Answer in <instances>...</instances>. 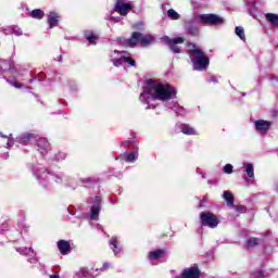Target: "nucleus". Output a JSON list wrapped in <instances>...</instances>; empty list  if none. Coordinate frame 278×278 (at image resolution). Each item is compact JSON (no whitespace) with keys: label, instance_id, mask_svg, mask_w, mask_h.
I'll list each match as a JSON object with an SVG mask.
<instances>
[{"label":"nucleus","instance_id":"35","mask_svg":"<svg viewBox=\"0 0 278 278\" xmlns=\"http://www.w3.org/2000/svg\"><path fill=\"white\" fill-rule=\"evenodd\" d=\"M255 278H264V271L263 270L257 271Z\"/></svg>","mask_w":278,"mask_h":278},{"label":"nucleus","instance_id":"11","mask_svg":"<svg viewBox=\"0 0 278 278\" xmlns=\"http://www.w3.org/2000/svg\"><path fill=\"white\" fill-rule=\"evenodd\" d=\"M56 247L61 253V255H68V253H71L72 248H71V242L61 239L58 241Z\"/></svg>","mask_w":278,"mask_h":278},{"label":"nucleus","instance_id":"33","mask_svg":"<svg viewBox=\"0 0 278 278\" xmlns=\"http://www.w3.org/2000/svg\"><path fill=\"white\" fill-rule=\"evenodd\" d=\"M114 66H123V56L121 59L112 60Z\"/></svg>","mask_w":278,"mask_h":278},{"label":"nucleus","instance_id":"3","mask_svg":"<svg viewBox=\"0 0 278 278\" xmlns=\"http://www.w3.org/2000/svg\"><path fill=\"white\" fill-rule=\"evenodd\" d=\"M155 42V37L151 34H142L140 31H134L129 39L125 41L126 47H137L140 45L141 47H149Z\"/></svg>","mask_w":278,"mask_h":278},{"label":"nucleus","instance_id":"24","mask_svg":"<svg viewBox=\"0 0 278 278\" xmlns=\"http://www.w3.org/2000/svg\"><path fill=\"white\" fill-rule=\"evenodd\" d=\"M186 29L189 36H199V27L190 24L186 27Z\"/></svg>","mask_w":278,"mask_h":278},{"label":"nucleus","instance_id":"5","mask_svg":"<svg viewBox=\"0 0 278 278\" xmlns=\"http://www.w3.org/2000/svg\"><path fill=\"white\" fill-rule=\"evenodd\" d=\"M163 42L168 47L169 51H172V53H181V46L179 45H184V42H186V38L184 37H175V38H170L168 36L163 37Z\"/></svg>","mask_w":278,"mask_h":278},{"label":"nucleus","instance_id":"40","mask_svg":"<svg viewBox=\"0 0 278 278\" xmlns=\"http://www.w3.org/2000/svg\"><path fill=\"white\" fill-rule=\"evenodd\" d=\"M31 81H34L33 79L29 80V83L31 84Z\"/></svg>","mask_w":278,"mask_h":278},{"label":"nucleus","instance_id":"28","mask_svg":"<svg viewBox=\"0 0 278 278\" xmlns=\"http://www.w3.org/2000/svg\"><path fill=\"white\" fill-rule=\"evenodd\" d=\"M110 268H112V264L106 262L103 263L102 267H97L94 271L98 273V275H101V273H105V270H110Z\"/></svg>","mask_w":278,"mask_h":278},{"label":"nucleus","instance_id":"12","mask_svg":"<svg viewBox=\"0 0 278 278\" xmlns=\"http://www.w3.org/2000/svg\"><path fill=\"white\" fill-rule=\"evenodd\" d=\"M97 270V268L94 267H91V269H88V267H81L79 269V271L77 273V276H81V277H85V278H96L99 274H94Z\"/></svg>","mask_w":278,"mask_h":278},{"label":"nucleus","instance_id":"15","mask_svg":"<svg viewBox=\"0 0 278 278\" xmlns=\"http://www.w3.org/2000/svg\"><path fill=\"white\" fill-rule=\"evenodd\" d=\"M84 37L89 41V45H97V40H99V34L94 30H85Z\"/></svg>","mask_w":278,"mask_h":278},{"label":"nucleus","instance_id":"39","mask_svg":"<svg viewBox=\"0 0 278 278\" xmlns=\"http://www.w3.org/2000/svg\"><path fill=\"white\" fill-rule=\"evenodd\" d=\"M1 137H2V138H8V136H5V135H1Z\"/></svg>","mask_w":278,"mask_h":278},{"label":"nucleus","instance_id":"31","mask_svg":"<svg viewBox=\"0 0 278 278\" xmlns=\"http://www.w3.org/2000/svg\"><path fill=\"white\" fill-rule=\"evenodd\" d=\"M224 173H226V175H231V173H233V165L231 164H226L224 166Z\"/></svg>","mask_w":278,"mask_h":278},{"label":"nucleus","instance_id":"14","mask_svg":"<svg viewBox=\"0 0 278 278\" xmlns=\"http://www.w3.org/2000/svg\"><path fill=\"white\" fill-rule=\"evenodd\" d=\"M164 255H166V250L164 249H157L154 251L149 252V260H151V262H155L157 260H161V257H164Z\"/></svg>","mask_w":278,"mask_h":278},{"label":"nucleus","instance_id":"10","mask_svg":"<svg viewBox=\"0 0 278 278\" xmlns=\"http://www.w3.org/2000/svg\"><path fill=\"white\" fill-rule=\"evenodd\" d=\"M100 213H101V197L96 195L93 205L91 206V211H90L91 220H98Z\"/></svg>","mask_w":278,"mask_h":278},{"label":"nucleus","instance_id":"13","mask_svg":"<svg viewBox=\"0 0 278 278\" xmlns=\"http://www.w3.org/2000/svg\"><path fill=\"white\" fill-rule=\"evenodd\" d=\"M58 23H60V14L55 12H50L48 15L49 28L53 29V27H58Z\"/></svg>","mask_w":278,"mask_h":278},{"label":"nucleus","instance_id":"20","mask_svg":"<svg viewBox=\"0 0 278 278\" xmlns=\"http://www.w3.org/2000/svg\"><path fill=\"white\" fill-rule=\"evenodd\" d=\"M31 18H36L37 21H42L45 18V11L41 9H35L29 13Z\"/></svg>","mask_w":278,"mask_h":278},{"label":"nucleus","instance_id":"27","mask_svg":"<svg viewBox=\"0 0 278 278\" xmlns=\"http://www.w3.org/2000/svg\"><path fill=\"white\" fill-rule=\"evenodd\" d=\"M235 34H237L240 40H247V36L244 35V28L242 26H237L235 28Z\"/></svg>","mask_w":278,"mask_h":278},{"label":"nucleus","instance_id":"9","mask_svg":"<svg viewBox=\"0 0 278 278\" xmlns=\"http://www.w3.org/2000/svg\"><path fill=\"white\" fill-rule=\"evenodd\" d=\"M255 129L258 134H268L270 127H273V122L266 119H257L254 122Z\"/></svg>","mask_w":278,"mask_h":278},{"label":"nucleus","instance_id":"36","mask_svg":"<svg viewBox=\"0 0 278 278\" xmlns=\"http://www.w3.org/2000/svg\"><path fill=\"white\" fill-rule=\"evenodd\" d=\"M129 144H131V141L130 140H127L123 143V147L127 148L129 147Z\"/></svg>","mask_w":278,"mask_h":278},{"label":"nucleus","instance_id":"32","mask_svg":"<svg viewBox=\"0 0 278 278\" xmlns=\"http://www.w3.org/2000/svg\"><path fill=\"white\" fill-rule=\"evenodd\" d=\"M233 207L239 214H244V212H247V207L244 205H235Z\"/></svg>","mask_w":278,"mask_h":278},{"label":"nucleus","instance_id":"17","mask_svg":"<svg viewBox=\"0 0 278 278\" xmlns=\"http://www.w3.org/2000/svg\"><path fill=\"white\" fill-rule=\"evenodd\" d=\"M37 147H39L41 149V153H42V155H45V153H47V150L49 149L50 144L46 138H40L39 140H37Z\"/></svg>","mask_w":278,"mask_h":278},{"label":"nucleus","instance_id":"25","mask_svg":"<svg viewBox=\"0 0 278 278\" xmlns=\"http://www.w3.org/2000/svg\"><path fill=\"white\" fill-rule=\"evenodd\" d=\"M245 175H248L250 178L255 177V169L253 168V164L248 163L245 165Z\"/></svg>","mask_w":278,"mask_h":278},{"label":"nucleus","instance_id":"26","mask_svg":"<svg viewBox=\"0 0 278 278\" xmlns=\"http://www.w3.org/2000/svg\"><path fill=\"white\" fill-rule=\"evenodd\" d=\"M224 199L227 205H233V193L231 191H224Z\"/></svg>","mask_w":278,"mask_h":278},{"label":"nucleus","instance_id":"18","mask_svg":"<svg viewBox=\"0 0 278 278\" xmlns=\"http://www.w3.org/2000/svg\"><path fill=\"white\" fill-rule=\"evenodd\" d=\"M181 134H185V136H199V132L197 131V129H194L190 125H185L181 128Z\"/></svg>","mask_w":278,"mask_h":278},{"label":"nucleus","instance_id":"29","mask_svg":"<svg viewBox=\"0 0 278 278\" xmlns=\"http://www.w3.org/2000/svg\"><path fill=\"white\" fill-rule=\"evenodd\" d=\"M248 247H257L260 244V239L252 237L247 241Z\"/></svg>","mask_w":278,"mask_h":278},{"label":"nucleus","instance_id":"34","mask_svg":"<svg viewBox=\"0 0 278 278\" xmlns=\"http://www.w3.org/2000/svg\"><path fill=\"white\" fill-rule=\"evenodd\" d=\"M210 81H211V84H218V78H216V76H212L210 78Z\"/></svg>","mask_w":278,"mask_h":278},{"label":"nucleus","instance_id":"8","mask_svg":"<svg viewBox=\"0 0 278 278\" xmlns=\"http://www.w3.org/2000/svg\"><path fill=\"white\" fill-rule=\"evenodd\" d=\"M176 278H201V269L198 264L185 268Z\"/></svg>","mask_w":278,"mask_h":278},{"label":"nucleus","instance_id":"30","mask_svg":"<svg viewBox=\"0 0 278 278\" xmlns=\"http://www.w3.org/2000/svg\"><path fill=\"white\" fill-rule=\"evenodd\" d=\"M122 60L126 64H130L131 66H136V60L131 59L130 56H122Z\"/></svg>","mask_w":278,"mask_h":278},{"label":"nucleus","instance_id":"1","mask_svg":"<svg viewBox=\"0 0 278 278\" xmlns=\"http://www.w3.org/2000/svg\"><path fill=\"white\" fill-rule=\"evenodd\" d=\"M148 91L156 101H170L177 99V89L170 84L157 83L155 79L147 80Z\"/></svg>","mask_w":278,"mask_h":278},{"label":"nucleus","instance_id":"2","mask_svg":"<svg viewBox=\"0 0 278 278\" xmlns=\"http://www.w3.org/2000/svg\"><path fill=\"white\" fill-rule=\"evenodd\" d=\"M188 47H192V49L188 50V55L193 64L194 71H205L210 66V56L192 42H188Z\"/></svg>","mask_w":278,"mask_h":278},{"label":"nucleus","instance_id":"38","mask_svg":"<svg viewBox=\"0 0 278 278\" xmlns=\"http://www.w3.org/2000/svg\"><path fill=\"white\" fill-rule=\"evenodd\" d=\"M50 278H60V275H58V274L50 275Z\"/></svg>","mask_w":278,"mask_h":278},{"label":"nucleus","instance_id":"6","mask_svg":"<svg viewBox=\"0 0 278 278\" xmlns=\"http://www.w3.org/2000/svg\"><path fill=\"white\" fill-rule=\"evenodd\" d=\"M199 21L202 25H223L225 23V20L220 15L214 13L201 14L199 15Z\"/></svg>","mask_w":278,"mask_h":278},{"label":"nucleus","instance_id":"19","mask_svg":"<svg viewBox=\"0 0 278 278\" xmlns=\"http://www.w3.org/2000/svg\"><path fill=\"white\" fill-rule=\"evenodd\" d=\"M110 247L115 255H118V252L121 251V245L118 244V239L115 237H112L110 239Z\"/></svg>","mask_w":278,"mask_h":278},{"label":"nucleus","instance_id":"22","mask_svg":"<svg viewBox=\"0 0 278 278\" xmlns=\"http://www.w3.org/2000/svg\"><path fill=\"white\" fill-rule=\"evenodd\" d=\"M123 157L125 162H128V163L136 162L138 160V152L132 151V152L125 153Z\"/></svg>","mask_w":278,"mask_h":278},{"label":"nucleus","instance_id":"7","mask_svg":"<svg viewBox=\"0 0 278 278\" xmlns=\"http://www.w3.org/2000/svg\"><path fill=\"white\" fill-rule=\"evenodd\" d=\"M134 10V4L125 2V0H116L114 5V12L121 14V16H127Z\"/></svg>","mask_w":278,"mask_h":278},{"label":"nucleus","instance_id":"21","mask_svg":"<svg viewBox=\"0 0 278 278\" xmlns=\"http://www.w3.org/2000/svg\"><path fill=\"white\" fill-rule=\"evenodd\" d=\"M265 18L268 23H271L274 27H278V15L275 13H266Z\"/></svg>","mask_w":278,"mask_h":278},{"label":"nucleus","instance_id":"37","mask_svg":"<svg viewBox=\"0 0 278 278\" xmlns=\"http://www.w3.org/2000/svg\"><path fill=\"white\" fill-rule=\"evenodd\" d=\"M14 88H23V84L15 83V84H14Z\"/></svg>","mask_w":278,"mask_h":278},{"label":"nucleus","instance_id":"4","mask_svg":"<svg viewBox=\"0 0 278 278\" xmlns=\"http://www.w3.org/2000/svg\"><path fill=\"white\" fill-rule=\"evenodd\" d=\"M200 223L202 227H210L211 229H216L218 227V224L220 223V219H218V216L214 215L212 212H202L200 214Z\"/></svg>","mask_w":278,"mask_h":278},{"label":"nucleus","instance_id":"23","mask_svg":"<svg viewBox=\"0 0 278 278\" xmlns=\"http://www.w3.org/2000/svg\"><path fill=\"white\" fill-rule=\"evenodd\" d=\"M167 16L170 18V21H179V18H181V15H179V13H177V11L174 9H169L167 11Z\"/></svg>","mask_w":278,"mask_h":278},{"label":"nucleus","instance_id":"16","mask_svg":"<svg viewBox=\"0 0 278 278\" xmlns=\"http://www.w3.org/2000/svg\"><path fill=\"white\" fill-rule=\"evenodd\" d=\"M33 138H35L34 134L24 132V134L17 136L16 140H17V142H20V144H27V142H29V140H31Z\"/></svg>","mask_w":278,"mask_h":278}]
</instances>
